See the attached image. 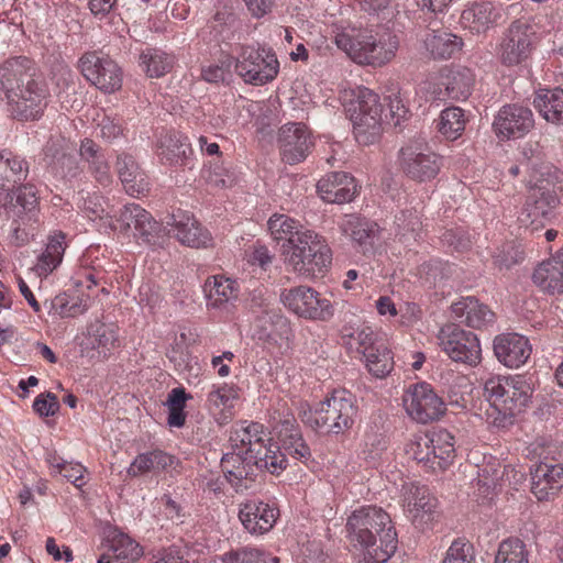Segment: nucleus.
I'll return each instance as SVG.
<instances>
[{"label": "nucleus", "instance_id": "7c9ffc66", "mask_svg": "<svg viewBox=\"0 0 563 563\" xmlns=\"http://www.w3.org/2000/svg\"><path fill=\"white\" fill-rule=\"evenodd\" d=\"M115 167L125 191L129 195L140 196L148 192L150 184L131 155H118Z\"/></svg>", "mask_w": 563, "mask_h": 563}, {"label": "nucleus", "instance_id": "bb28decb", "mask_svg": "<svg viewBox=\"0 0 563 563\" xmlns=\"http://www.w3.org/2000/svg\"><path fill=\"white\" fill-rule=\"evenodd\" d=\"M494 353L505 366L518 368L530 357L531 346L527 338L517 333H506L495 338Z\"/></svg>", "mask_w": 563, "mask_h": 563}, {"label": "nucleus", "instance_id": "e433bc0d", "mask_svg": "<svg viewBox=\"0 0 563 563\" xmlns=\"http://www.w3.org/2000/svg\"><path fill=\"white\" fill-rule=\"evenodd\" d=\"M533 104L548 122L563 124L562 88L540 90L533 99Z\"/></svg>", "mask_w": 563, "mask_h": 563}, {"label": "nucleus", "instance_id": "13d9d810", "mask_svg": "<svg viewBox=\"0 0 563 563\" xmlns=\"http://www.w3.org/2000/svg\"><path fill=\"white\" fill-rule=\"evenodd\" d=\"M268 229L275 240H288L296 235L297 222L285 214H275L268 220Z\"/></svg>", "mask_w": 563, "mask_h": 563}, {"label": "nucleus", "instance_id": "393cba45", "mask_svg": "<svg viewBox=\"0 0 563 563\" xmlns=\"http://www.w3.org/2000/svg\"><path fill=\"white\" fill-rule=\"evenodd\" d=\"M254 335L260 341L283 345L289 342L292 329L279 309H265L264 313L255 319Z\"/></svg>", "mask_w": 563, "mask_h": 563}, {"label": "nucleus", "instance_id": "c756f323", "mask_svg": "<svg viewBox=\"0 0 563 563\" xmlns=\"http://www.w3.org/2000/svg\"><path fill=\"white\" fill-rule=\"evenodd\" d=\"M451 310L456 320L474 329L486 328L495 321V313L488 306L474 297H466L454 302Z\"/></svg>", "mask_w": 563, "mask_h": 563}, {"label": "nucleus", "instance_id": "864d4df0", "mask_svg": "<svg viewBox=\"0 0 563 563\" xmlns=\"http://www.w3.org/2000/svg\"><path fill=\"white\" fill-rule=\"evenodd\" d=\"M74 151L71 142L59 133L51 134L43 147V159L49 167L54 162L65 155L67 152Z\"/></svg>", "mask_w": 563, "mask_h": 563}, {"label": "nucleus", "instance_id": "ddd939ff", "mask_svg": "<svg viewBox=\"0 0 563 563\" xmlns=\"http://www.w3.org/2000/svg\"><path fill=\"white\" fill-rule=\"evenodd\" d=\"M556 446L548 444L538 452L539 463L531 470V492L538 500H550L563 488V464L551 463Z\"/></svg>", "mask_w": 563, "mask_h": 563}, {"label": "nucleus", "instance_id": "b1692460", "mask_svg": "<svg viewBox=\"0 0 563 563\" xmlns=\"http://www.w3.org/2000/svg\"><path fill=\"white\" fill-rule=\"evenodd\" d=\"M278 144L283 159L294 165L308 156L312 141L305 124L287 123L279 129Z\"/></svg>", "mask_w": 563, "mask_h": 563}, {"label": "nucleus", "instance_id": "8fccbe9b", "mask_svg": "<svg viewBox=\"0 0 563 563\" xmlns=\"http://www.w3.org/2000/svg\"><path fill=\"white\" fill-rule=\"evenodd\" d=\"M110 543V549L118 560L134 562L143 554L142 547L123 532H114Z\"/></svg>", "mask_w": 563, "mask_h": 563}, {"label": "nucleus", "instance_id": "cd10ccee", "mask_svg": "<svg viewBox=\"0 0 563 563\" xmlns=\"http://www.w3.org/2000/svg\"><path fill=\"white\" fill-rule=\"evenodd\" d=\"M120 221L125 228L133 225L146 243L161 244L162 224L156 222L141 206L135 203L125 205L120 211Z\"/></svg>", "mask_w": 563, "mask_h": 563}, {"label": "nucleus", "instance_id": "e2e57ef3", "mask_svg": "<svg viewBox=\"0 0 563 563\" xmlns=\"http://www.w3.org/2000/svg\"><path fill=\"white\" fill-rule=\"evenodd\" d=\"M33 409L41 416V417H49L54 416L58 409H59V402L57 397L51 393H44L38 395L34 402H33Z\"/></svg>", "mask_w": 563, "mask_h": 563}, {"label": "nucleus", "instance_id": "4be33fe9", "mask_svg": "<svg viewBox=\"0 0 563 563\" xmlns=\"http://www.w3.org/2000/svg\"><path fill=\"white\" fill-rule=\"evenodd\" d=\"M534 125L532 111L522 106H504L496 115L493 128L499 137L519 139L526 135Z\"/></svg>", "mask_w": 563, "mask_h": 563}, {"label": "nucleus", "instance_id": "6ab92c4d", "mask_svg": "<svg viewBox=\"0 0 563 563\" xmlns=\"http://www.w3.org/2000/svg\"><path fill=\"white\" fill-rule=\"evenodd\" d=\"M534 31L522 20L514 21L500 44V59L504 65L515 66L526 60L534 47Z\"/></svg>", "mask_w": 563, "mask_h": 563}, {"label": "nucleus", "instance_id": "49530a36", "mask_svg": "<svg viewBox=\"0 0 563 563\" xmlns=\"http://www.w3.org/2000/svg\"><path fill=\"white\" fill-rule=\"evenodd\" d=\"M192 396L186 393L184 387L173 388L168 395L165 405L168 408L167 423L169 427L183 428L186 423L185 407Z\"/></svg>", "mask_w": 563, "mask_h": 563}, {"label": "nucleus", "instance_id": "6e6d98bb", "mask_svg": "<svg viewBox=\"0 0 563 563\" xmlns=\"http://www.w3.org/2000/svg\"><path fill=\"white\" fill-rule=\"evenodd\" d=\"M441 563H474V548L465 539L454 540Z\"/></svg>", "mask_w": 563, "mask_h": 563}, {"label": "nucleus", "instance_id": "f8f14e48", "mask_svg": "<svg viewBox=\"0 0 563 563\" xmlns=\"http://www.w3.org/2000/svg\"><path fill=\"white\" fill-rule=\"evenodd\" d=\"M280 299L285 307L305 319L329 321L334 316L333 303L308 286L285 289Z\"/></svg>", "mask_w": 563, "mask_h": 563}, {"label": "nucleus", "instance_id": "473e14b6", "mask_svg": "<svg viewBox=\"0 0 563 563\" xmlns=\"http://www.w3.org/2000/svg\"><path fill=\"white\" fill-rule=\"evenodd\" d=\"M405 501L408 511L412 515L413 521L420 517L421 520L427 516V520L432 519V512L437 507V499L432 497L426 486L410 484L405 486Z\"/></svg>", "mask_w": 563, "mask_h": 563}, {"label": "nucleus", "instance_id": "aec40b11", "mask_svg": "<svg viewBox=\"0 0 563 563\" xmlns=\"http://www.w3.org/2000/svg\"><path fill=\"white\" fill-rule=\"evenodd\" d=\"M257 459L241 454V452H227L220 461L221 470L227 482L236 493H244L254 487L257 477L258 467L255 463Z\"/></svg>", "mask_w": 563, "mask_h": 563}, {"label": "nucleus", "instance_id": "4d7b16f0", "mask_svg": "<svg viewBox=\"0 0 563 563\" xmlns=\"http://www.w3.org/2000/svg\"><path fill=\"white\" fill-rule=\"evenodd\" d=\"M282 448L285 452H283L285 455L286 453L292 456L296 460H299L301 462H307L311 457V451L310 448L305 442L300 431L296 432L295 434L288 435L285 440L280 441Z\"/></svg>", "mask_w": 563, "mask_h": 563}, {"label": "nucleus", "instance_id": "ea45409f", "mask_svg": "<svg viewBox=\"0 0 563 563\" xmlns=\"http://www.w3.org/2000/svg\"><path fill=\"white\" fill-rule=\"evenodd\" d=\"M139 65L150 78H159L172 70L174 57L159 48L147 47L140 53Z\"/></svg>", "mask_w": 563, "mask_h": 563}, {"label": "nucleus", "instance_id": "412c9836", "mask_svg": "<svg viewBox=\"0 0 563 563\" xmlns=\"http://www.w3.org/2000/svg\"><path fill=\"white\" fill-rule=\"evenodd\" d=\"M279 517V509L260 499H247L239 506V519L251 534L269 532Z\"/></svg>", "mask_w": 563, "mask_h": 563}, {"label": "nucleus", "instance_id": "c85d7f7f", "mask_svg": "<svg viewBox=\"0 0 563 563\" xmlns=\"http://www.w3.org/2000/svg\"><path fill=\"white\" fill-rule=\"evenodd\" d=\"M322 200L330 203L351 201L356 194L355 179L344 172H333L322 177L317 184Z\"/></svg>", "mask_w": 563, "mask_h": 563}, {"label": "nucleus", "instance_id": "7ed1b4c3", "mask_svg": "<svg viewBox=\"0 0 563 563\" xmlns=\"http://www.w3.org/2000/svg\"><path fill=\"white\" fill-rule=\"evenodd\" d=\"M335 44L358 65L382 67L390 63L399 48L396 34L351 29L335 35Z\"/></svg>", "mask_w": 563, "mask_h": 563}, {"label": "nucleus", "instance_id": "5701e85b", "mask_svg": "<svg viewBox=\"0 0 563 563\" xmlns=\"http://www.w3.org/2000/svg\"><path fill=\"white\" fill-rule=\"evenodd\" d=\"M340 231L349 236L353 246L364 255L374 254L379 241L376 223L357 214H345L339 222Z\"/></svg>", "mask_w": 563, "mask_h": 563}, {"label": "nucleus", "instance_id": "680f3d73", "mask_svg": "<svg viewBox=\"0 0 563 563\" xmlns=\"http://www.w3.org/2000/svg\"><path fill=\"white\" fill-rule=\"evenodd\" d=\"M38 203L37 190L34 185L26 184L16 189L15 203L23 211L35 209Z\"/></svg>", "mask_w": 563, "mask_h": 563}, {"label": "nucleus", "instance_id": "6e6552de", "mask_svg": "<svg viewBox=\"0 0 563 563\" xmlns=\"http://www.w3.org/2000/svg\"><path fill=\"white\" fill-rule=\"evenodd\" d=\"M453 439L446 430L417 433L406 445V454L427 471H444L454 459Z\"/></svg>", "mask_w": 563, "mask_h": 563}, {"label": "nucleus", "instance_id": "c9c22d12", "mask_svg": "<svg viewBox=\"0 0 563 563\" xmlns=\"http://www.w3.org/2000/svg\"><path fill=\"white\" fill-rule=\"evenodd\" d=\"M445 88V96L451 100H466L474 85V75L467 67L450 69L441 82Z\"/></svg>", "mask_w": 563, "mask_h": 563}, {"label": "nucleus", "instance_id": "f03ea898", "mask_svg": "<svg viewBox=\"0 0 563 563\" xmlns=\"http://www.w3.org/2000/svg\"><path fill=\"white\" fill-rule=\"evenodd\" d=\"M531 387L520 376H493L484 384V395L489 402L486 411L489 423L497 428L514 424L531 398Z\"/></svg>", "mask_w": 563, "mask_h": 563}, {"label": "nucleus", "instance_id": "603ef678", "mask_svg": "<svg viewBox=\"0 0 563 563\" xmlns=\"http://www.w3.org/2000/svg\"><path fill=\"white\" fill-rule=\"evenodd\" d=\"M88 334L92 340L93 346L110 350L118 340V328L112 323L95 321L88 327Z\"/></svg>", "mask_w": 563, "mask_h": 563}, {"label": "nucleus", "instance_id": "39448f33", "mask_svg": "<svg viewBox=\"0 0 563 563\" xmlns=\"http://www.w3.org/2000/svg\"><path fill=\"white\" fill-rule=\"evenodd\" d=\"M229 443L231 452H241L251 459H257V466L273 475H278L287 467L285 454L278 445L265 442L263 428L258 423H235L231 429Z\"/></svg>", "mask_w": 563, "mask_h": 563}, {"label": "nucleus", "instance_id": "de8ad7c7", "mask_svg": "<svg viewBox=\"0 0 563 563\" xmlns=\"http://www.w3.org/2000/svg\"><path fill=\"white\" fill-rule=\"evenodd\" d=\"M465 113L459 107H450L441 112L439 132L446 139L456 140L465 130Z\"/></svg>", "mask_w": 563, "mask_h": 563}, {"label": "nucleus", "instance_id": "79ce46f5", "mask_svg": "<svg viewBox=\"0 0 563 563\" xmlns=\"http://www.w3.org/2000/svg\"><path fill=\"white\" fill-rule=\"evenodd\" d=\"M65 238L63 232H54V234L48 238L46 247L38 256L36 264V269L40 275H48L62 263L66 247Z\"/></svg>", "mask_w": 563, "mask_h": 563}, {"label": "nucleus", "instance_id": "3c124183", "mask_svg": "<svg viewBox=\"0 0 563 563\" xmlns=\"http://www.w3.org/2000/svg\"><path fill=\"white\" fill-rule=\"evenodd\" d=\"M522 260L523 251L515 242H506L493 253V264L499 272L509 271Z\"/></svg>", "mask_w": 563, "mask_h": 563}, {"label": "nucleus", "instance_id": "20e7f679", "mask_svg": "<svg viewBox=\"0 0 563 563\" xmlns=\"http://www.w3.org/2000/svg\"><path fill=\"white\" fill-rule=\"evenodd\" d=\"M562 188L560 170L548 167L542 172L528 187L526 201L518 217L520 224L526 228L532 227V230L544 227V221L560 203Z\"/></svg>", "mask_w": 563, "mask_h": 563}, {"label": "nucleus", "instance_id": "2f4dec72", "mask_svg": "<svg viewBox=\"0 0 563 563\" xmlns=\"http://www.w3.org/2000/svg\"><path fill=\"white\" fill-rule=\"evenodd\" d=\"M192 153L187 137L177 132H167L158 141L157 154L170 165L183 164Z\"/></svg>", "mask_w": 563, "mask_h": 563}, {"label": "nucleus", "instance_id": "dca6fc26", "mask_svg": "<svg viewBox=\"0 0 563 563\" xmlns=\"http://www.w3.org/2000/svg\"><path fill=\"white\" fill-rule=\"evenodd\" d=\"M438 339L441 349L452 361L470 366L481 362L479 340L473 332L449 324L440 330Z\"/></svg>", "mask_w": 563, "mask_h": 563}, {"label": "nucleus", "instance_id": "1a4fd4ad", "mask_svg": "<svg viewBox=\"0 0 563 563\" xmlns=\"http://www.w3.org/2000/svg\"><path fill=\"white\" fill-rule=\"evenodd\" d=\"M349 111L357 143L371 145L377 142L383 131V108L378 95L368 88L358 89L357 98Z\"/></svg>", "mask_w": 563, "mask_h": 563}, {"label": "nucleus", "instance_id": "9d476101", "mask_svg": "<svg viewBox=\"0 0 563 563\" xmlns=\"http://www.w3.org/2000/svg\"><path fill=\"white\" fill-rule=\"evenodd\" d=\"M399 168L407 178L422 184L433 180L442 168V157L422 141H410L398 153Z\"/></svg>", "mask_w": 563, "mask_h": 563}, {"label": "nucleus", "instance_id": "052dcab7", "mask_svg": "<svg viewBox=\"0 0 563 563\" xmlns=\"http://www.w3.org/2000/svg\"><path fill=\"white\" fill-rule=\"evenodd\" d=\"M48 168L53 174L62 178H74L79 174L78 161L74 156L73 151L62 155Z\"/></svg>", "mask_w": 563, "mask_h": 563}, {"label": "nucleus", "instance_id": "2eb2a0df", "mask_svg": "<svg viewBox=\"0 0 563 563\" xmlns=\"http://www.w3.org/2000/svg\"><path fill=\"white\" fill-rule=\"evenodd\" d=\"M161 224V239L174 236L183 245L195 249L212 245L211 233L188 211L178 209L167 214Z\"/></svg>", "mask_w": 563, "mask_h": 563}, {"label": "nucleus", "instance_id": "f257e3e1", "mask_svg": "<svg viewBox=\"0 0 563 563\" xmlns=\"http://www.w3.org/2000/svg\"><path fill=\"white\" fill-rule=\"evenodd\" d=\"M345 527L351 543L365 551L366 563H385L397 550L398 539L391 519L379 507L355 509Z\"/></svg>", "mask_w": 563, "mask_h": 563}, {"label": "nucleus", "instance_id": "a18cd8bd", "mask_svg": "<svg viewBox=\"0 0 563 563\" xmlns=\"http://www.w3.org/2000/svg\"><path fill=\"white\" fill-rule=\"evenodd\" d=\"M29 173L27 162L19 156L4 157L0 154V188L24 180Z\"/></svg>", "mask_w": 563, "mask_h": 563}, {"label": "nucleus", "instance_id": "58836bf2", "mask_svg": "<svg viewBox=\"0 0 563 563\" xmlns=\"http://www.w3.org/2000/svg\"><path fill=\"white\" fill-rule=\"evenodd\" d=\"M208 305L212 308L228 309L238 298L236 283L222 276H213L212 282H208Z\"/></svg>", "mask_w": 563, "mask_h": 563}, {"label": "nucleus", "instance_id": "423d86ee", "mask_svg": "<svg viewBox=\"0 0 563 563\" xmlns=\"http://www.w3.org/2000/svg\"><path fill=\"white\" fill-rule=\"evenodd\" d=\"M286 263L294 272L313 277L331 265L332 252L325 240L311 230L296 232L283 244Z\"/></svg>", "mask_w": 563, "mask_h": 563}, {"label": "nucleus", "instance_id": "9b49d317", "mask_svg": "<svg viewBox=\"0 0 563 563\" xmlns=\"http://www.w3.org/2000/svg\"><path fill=\"white\" fill-rule=\"evenodd\" d=\"M279 63L271 49L243 46L235 59V71L246 84L262 86L278 74Z\"/></svg>", "mask_w": 563, "mask_h": 563}, {"label": "nucleus", "instance_id": "774afa93", "mask_svg": "<svg viewBox=\"0 0 563 563\" xmlns=\"http://www.w3.org/2000/svg\"><path fill=\"white\" fill-rule=\"evenodd\" d=\"M90 173L95 176L96 180L102 185L111 183L110 166L102 153L97 158L88 163Z\"/></svg>", "mask_w": 563, "mask_h": 563}, {"label": "nucleus", "instance_id": "37998d69", "mask_svg": "<svg viewBox=\"0 0 563 563\" xmlns=\"http://www.w3.org/2000/svg\"><path fill=\"white\" fill-rule=\"evenodd\" d=\"M366 367L375 377L383 378L394 368V360L390 350L385 343L366 346L362 350Z\"/></svg>", "mask_w": 563, "mask_h": 563}, {"label": "nucleus", "instance_id": "09e8293b", "mask_svg": "<svg viewBox=\"0 0 563 563\" xmlns=\"http://www.w3.org/2000/svg\"><path fill=\"white\" fill-rule=\"evenodd\" d=\"M495 563H529L527 545L518 538L504 540L498 547Z\"/></svg>", "mask_w": 563, "mask_h": 563}, {"label": "nucleus", "instance_id": "69168bd1", "mask_svg": "<svg viewBox=\"0 0 563 563\" xmlns=\"http://www.w3.org/2000/svg\"><path fill=\"white\" fill-rule=\"evenodd\" d=\"M98 128L100 130V136L108 142H112L123 135L122 120L119 118L104 115L98 123Z\"/></svg>", "mask_w": 563, "mask_h": 563}, {"label": "nucleus", "instance_id": "bf43d9fd", "mask_svg": "<svg viewBox=\"0 0 563 563\" xmlns=\"http://www.w3.org/2000/svg\"><path fill=\"white\" fill-rule=\"evenodd\" d=\"M362 11L377 16L382 21L389 20L395 14L393 0H357Z\"/></svg>", "mask_w": 563, "mask_h": 563}, {"label": "nucleus", "instance_id": "0eeeda50", "mask_svg": "<svg viewBox=\"0 0 563 563\" xmlns=\"http://www.w3.org/2000/svg\"><path fill=\"white\" fill-rule=\"evenodd\" d=\"M357 413L355 396L333 390L314 410L303 411L301 421L314 431L340 434L352 428Z\"/></svg>", "mask_w": 563, "mask_h": 563}, {"label": "nucleus", "instance_id": "338daca9", "mask_svg": "<svg viewBox=\"0 0 563 563\" xmlns=\"http://www.w3.org/2000/svg\"><path fill=\"white\" fill-rule=\"evenodd\" d=\"M235 395L231 387L227 385L217 387L208 394V406L210 408H227L231 406L232 399H234Z\"/></svg>", "mask_w": 563, "mask_h": 563}, {"label": "nucleus", "instance_id": "f3484780", "mask_svg": "<svg viewBox=\"0 0 563 563\" xmlns=\"http://www.w3.org/2000/svg\"><path fill=\"white\" fill-rule=\"evenodd\" d=\"M84 77L106 93H112L122 86V71L109 56L98 52H88L79 59Z\"/></svg>", "mask_w": 563, "mask_h": 563}, {"label": "nucleus", "instance_id": "72a5a7b5", "mask_svg": "<svg viewBox=\"0 0 563 563\" xmlns=\"http://www.w3.org/2000/svg\"><path fill=\"white\" fill-rule=\"evenodd\" d=\"M533 283L549 294L563 292V265L553 256L542 262L533 272Z\"/></svg>", "mask_w": 563, "mask_h": 563}, {"label": "nucleus", "instance_id": "a211bd4d", "mask_svg": "<svg viewBox=\"0 0 563 563\" xmlns=\"http://www.w3.org/2000/svg\"><path fill=\"white\" fill-rule=\"evenodd\" d=\"M402 402L407 413L419 423L438 420L446 410L442 398L427 383L412 385L404 395Z\"/></svg>", "mask_w": 563, "mask_h": 563}, {"label": "nucleus", "instance_id": "0e129e2a", "mask_svg": "<svg viewBox=\"0 0 563 563\" xmlns=\"http://www.w3.org/2000/svg\"><path fill=\"white\" fill-rule=\"evenodd\" d=\"M396 223L402 234L416 233L421 228L419 212L412 208L402 210L400 214L396 217Z\"/></svg>", "mask_w": 563, "mask_h": 563}, {"label": "nucleus", "instance_id": "4468645a", "mask_svg": "<svg viewBox=\"0 0 563 563\" xmlns=\"http://www.w3.org/2000/svg\"><path fill=\"white\" fill-rule=\"evenodd\" d=\"M43 79L35 63L25 56L10 58L0 67V86L7 102L33 89Z\"/></svg>", "mask_w": 563, "mask_h": 563}, {"label": "nucleus", "instance_id": "c03bdc74", "mask_svg": "<svg viewBox=\"0 0 563 563\" xmlns=\"http://www.w3.org/2000/svg\"><path fill=\"white\" fill-rule=\"evenodd\" d=\"M235 22V16L230 9L223 7L218 9L211 20L199 31V38L207 43H219L222 33L227 26H232Z\"/></svg>", "mask_w": 563, "mask_h": 563}, {"label": "nucleus", "instance_id": "a878e982", "mask_svg": "<svg viewBox=\"0 0 563 563\" xmlns=\"http://www.w3.org/2000/svg\"><path fill=\"white\" fill-rule=\"evenodd\" d=\"M48 95L47 85L43 79L33 89L8 101V110L14 119L20 121L37 120L47 106Z\"/></svg>", "mask_w": 563, "mask_h": 563}, {"label": "nucleus", "instance_id": "a19ab883", "mask_svg": "<svg viewBox=\"0 0 563 563\" xmlns=\"http://www.w3.org/2000/svg\"><path fill=\"white\" fill-rule=\"evenodd\" d=\"M174 462V456L161 451L154 450L151 452L139 454L128 468V474L136 477L150 472H161Z\"/></svg>", "mask_w": 563, "mask_h": 563}, {"label": "nucleus", "instance_id": "4c0bfd02", "mask_svg": "<svg viewBox=\"0 0 563 563\" xmlns=\"http://www.w3.org/2000/svg\"><path fill=\"white\" fill-rule=\"evenodd\" d=\"M424 45L434 58L446 59L461 51L463 41L461 37L445 31H433L427 34Z\"/></svg>", "mask_w": 563, "mask_h": 563}, {"label": "nucleus", "instance_id": "5fc2aeb1", "mask_svg": "<svg viewBox=\"0 0 563 563\" xmlns=\"http://www.w3.org/2000/svg\"><path fill=\"white\" fill-rule=\"evenodd\" d=\"M223 563H267L266 553L258 548L242 547L222 555Z\"/></svg>", "mask_w": 563, "mask_h": 563}, {"label": "nucleus", "instance_id": "f704fd0d", "mask_svg": "<svg viewBox=\"0 0 563 563\" xmlns=\"http://www.w3.org/2000/svg\"><path fill=\"white\" fill-rule=\"evenodd\" d=\"M495 9L490 2H474L461 14V23L472 33H484L495 22Z\"/></svg>", "mask_w": 563, "mask_h": 563}]
</instances>
